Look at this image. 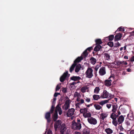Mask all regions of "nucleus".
Here are the masks:
<instances>
[{
    "instance_id": "f257e3e1",
    "label": "nucleus",
    "mask_w": 134,
    "mask_h": 134,
    "mask_svg": "<svg viewBox=\"0 0 134 134\" xmlns=\"http://www.w3.org/2000/svg\"><path fill=\"white\" fill-rule=\"evenodd\" d=\"M81 128V123H76L75 121H73L71 125V128L74 130H80Z\"/></svg>"
},
{
    "instance_id": "f03ea898",
    "label": "nucleus",
    "mask_w": 134,
    "mask_h": 134,
    "mask_svg": "<svg viewBox=\"0 0 134 134\" xmlns=\"http://www.w3.org/2000/svg\"><path fill=\"white\" fill-rule=\"evenodd\" d=\"M93 70L91 68H88L85 72L86 77L89 78H91L93 76Z\"/></svg>"
},
{
    "instance_id": "7ed1b4c3",
    "label": "nucleus",
    "mask_w": 134,
    "mask_h": 134,
    "mask_svg": "<svg viewBox=\"0 0 134 134\" xmlns=\"http://www.w3.org/2000/svg\"><path fill=\"white\" fill-rule=\"evenodd\" d=\"M51 113L49 112H46L45 114V118L47 120L48 123H50L51 121Z\"/></svg>"
},
{
    "instance_id": "20e7f679",
    "label": "nucleus",
    "mask_w": 134,
    "mask_h": 134,
    "mask_svg": "<svg viewBox=\"0 0 134 134\" xmlns=\"http://www.w3.org/2000/svg\"><path fill=\"white\" fill-rule=\"evenodd\" d=\"M87 120L88 122L92 124L95 125L97 124V120L95 118L92 117L88 118Z\"/></svg>"
},
{
    "instance_id": "39448f33",
    "label": "nucleus",
    "mask_w": 134,
    "mask_h": 134,
    "mask_svg": "<svg viewBox=\"0 0 134 134\" xmlns=\"http://www.w3.org/2000/svg\"><path fill=\"white\" fill-rule=\"evenodd\" d=\"M68 74V71L64 72L60 78V81L61 82H63L66 79Z\"/></svg>"
},
{
    "instance_id": "423d86ee",
    "label": "nucleus",
    "mask_w": 134,
    "mask_h": 134,
    "mask_svg": "<svg viewBox=\"0 0 134 134\" xmlns=\"http://www.w3.org/2000/svg\"><path fill=\"white\" fill-rule=\"evenodd\" d=\"M55 121V122L54 124V127L55 130H56L57 129L60 128L61 125L62 121L60 120H58Z\"/></svg>"
},
{
    "instance_id": "0eeeda50",
    "label": "nucleus",
    "mask_w": 134,
    "mask_h": 134,
    "mask_svg": "<svg viewBox=\"0 0 134 134\" xmlns=\"http://www.w3.org/2000/svg\"><path fill=\"white\" fill-rule=\"evenodd\" d=\"M75 109L73 108L69 109L67 114V116L68 117L72 116L74 114Z\"/></svg>"
},
{
    "instance_id": "6e6552de",
    "label": "nucleus",
    "mask_w": 134,
    "mask_h": 134,
    "mask_svg": "<svg viewBox=\"0 0 134 134\" xmlns=\"http://www.w3.org/2000/svg\"><path fill=\"white\" fill-rule=\"evenodd\" d=\"M109 96V93L106 90H104L101 95L102 98H107Z\"/></svg>"
},
{
    "instance_id": "1a4fd4ad",
    "label": "nucleus",
    "mask_w": 134,
    "mask_h": 134,
    "mask_svg": "<svg viewBox=\"0 0 134 134\" xmlns=\"http://www.w3.org/2000/svg\"><path fill=\"white\" fill-rule=\"evenodd\" d=\"M99 73L101 76L104 75L106 74L105 67H102L99 70Z\"/></svg>"
},
{
    "instance_id": "9d476101",
    "label": "nucleus",
    "mask_w": 134,
    "mask_h": 134,
    "mask_svg": "<svg viewBox=\"0 0 134 134\" xmlns=\"http://www.w3.org/2000/svg\"><path fill=\"white\" fill-rule=\"evenodd\" d=\"M124 120V118L123 116L121 115L118 118V123L119 125L121 124Z\"/></svg>"
},
{
    "instance_id": "9b49d317",
    "label": "nucleus",
    "mask_w": 134,
    "mask_h": 134,
    "mask_svg": "<svg viewBox=\"0 0 134 134\" xmlns=\"http://www.w3.org/2000/svg\"><path fill=\"white\" fill-rule=\"evenodd\" d=\"M122 34L120 33L117 34L115 36L114 38V40L115 41L119 40L122 37Z\"/></svg>"
},
{
    "instance_id": "f8f14e48",
    "label": "nucleus",
    "mask_w": 134,
    "mask_h": 134,
    "mask_svg": "<svg viewBox=\"0 0 134 134\" xmlns=\"http://www.w3.org/2000/svg\"><path fill=\"white\" fill-rule=\"evenodd\" d=\"M70 79L74 81H79L81 79V77L79 76H73L70 78Z\"/></svg>"
},
{
    "instance_id": "ddd939ff",
    "label": "nucleus",
    "mask_w": 134,
    "mask_h": 134,
    "mask_svg": "<svg viewBox=\"0 0 134 134\" xmlns=\"http://www.w3.org/2000/svg\"><path fill=\"white\" fill-rule=\"evenodd\" d=\"M83 59V57L82 56L78 57L74 61V63L77 65V63L80 62Z\"/></svg>"
},
{
    "instance_id": "4468645a",
    "label": "nucleus",
    "mask_w": 134,
    "mask_h": 134,
    "mask_svg": "<svg viewBox=\"0 0 134 134\" xmlns=\"http://www.w3.org/2000/svg\"><path fill=\"white\" fill-rule=\"evenodd\" d=\"M116 114H117L116 113H115L113 112L111 114L110 117L113 120H116L117 118L118 117V115H116Z\"/></svg>"
},
{
    "instance_id": "2eb2a0df",
    "label": "nucleus",
    "mask_w": 134,
    "mask_h": 134,
    "mask_svg": "<svg viewBox=\"0 0 134 134\" xmlns=\"http://www.w3.org/2000/svg\"><path fill=\"white\" fill-rule=\"evenodd\" d=\"M102 48V47L100 45H97L94 48V51L96 52L98 51H100Z\"/></svg>"
},
{
    "instance_id": "dca6fc26",
    "label": "nucleus",
    "mask_w": 134,
    "mask_h": 134,
    "mask_svg": "<svg viewBox=\"0 0 134 134\" xmlns=\"http://www.w3.org/2000/svg\"><path fill=\"white\" fill-rule=\"evenodd\" d=\"M108 116V114L106 113H102L100 115V119L102 120H104Z\"/></svg>"
},
{
    "instance_id": "f3484780",
    "label": "nucleus",
    "mask_w": 134,
    "mask_h": 134,
    "mask_svg": "<svg viewBox=\"0 0 134 134\" xmlns=\"http://www.w3.org/2000/svg\"><path fill=\"white\" fill-rule=\"evenodd\" d=\"M112 106L113 108L111 110L112 111L113 113H115L117 110L118 108L117 105V104H113Z\"/></svg>"
},
{
    "instance_id": "a211bd4d",
    "label": "nucleus",
    "mask_w": 134,
    "mask_h": 134,
    "mask_svg": "<svg viewBox=\"0 0 134 134\" xmlns=\"http://www.w3.org/2000/svg\"><path fill=\"white\" fill-rule=\"evenodd\" d=\"M58 118V112L57 111H55V113L54 114L53 117V119L54 121H56Z\"/></svg>"
},
{
    "instance_id": "6ab92c4d",
    "label": "nucleus",
    "mask_w": 134,
    "mask_h": 134,
    "mask_svg": "<svg viewBox=\"0 0 134 134\" xmlns=\"http://www.w3.org/2000/svg\"><path fill=\"white\" fill-rule=\"evenodd\" d=\"M111 80H106L105 81V85L107 86H110L111 85Z\"/></svg>"
},
{
    "instance_id": "aec40b11",
    "label": "nucleus",
    "mask_w": 134,
    "mask_h": 134,
    "mask_svg": "<svg viewBox=\"0 0 134 134\" xmlns=\"http://www.w3.org/2000/svg\"><path fill=\"white\" fill-rule=\"evenodd\" d=\"M76 64L73 63L71 65L69 69V71L71 73L74 70L76 66Z\"/></svg>"
},
{
    "instance_id": "412c9836",
    "label": "nucleus",
    "mask_w": 134,
    "mask_h": 134,
    "mask_svg": "<svg viewBox=\"0 0 134 134\" xmlns=\"http://www.w3.org/2000/svg\"><path fill=\"white\" fill-rule=\"evenodd\" d=\"M91 114L90 112L89 113H83V116L85 118H89L91 117Z\"/></svg>"
},
{
    "instance_id": "4be33fe9",
    "label": "nucleus",
    "mask_w": 134,
    "mask_h": 134,
    "mask_svg": "<svg viewBox=\"0 0 134 134\" xmlns=\"http://www.w3.org/2000/svg\"><path fill=\"white\" fill-rule=\"evenodd\" d=\"M90 60L91 63L93 65L97 61L96 59L93 57H91L90 59Z\"/></svg>"
},
{
    "instance_id": "5701e85b",
    "label": "nucleus",
    "mask_w": 134,
    "mask_h": 134,
    "mask_svg": "<svg viewBox=\"0 0 134 134\" xmlns=\"http://www.w3.org/2000/svg\"><path fill=\"white\" fill-rule=\"evenodd\" d=\"M105 131L107 133V134H110L113 132V131L109 128L106 129H105Z\"/></svg>"
},
{
    "instance_id": "b1692460",
    "label": "nucleus",
    "mask_w": 134,
    "mask_h": 134,
    "mask_svg": "<svg viewBox=\"0 0 134 134\" xmlns=\"http://www.w3.org/2000/svg\"><path fill=\"white\" fill-rule=\"evenodd\" d=\"M81 67V65L80 64H79L76 66L75 69V71L76 72H78L80 70Z\"/></svg>"
},
{
    "instance_id": "393cba45",
    "label": "nucleus",
    "mask_w": 134,
    "mask_h": 134,
    "mask_svg": "<svg viewBox=\"0 0 134 134\" xmlns=\"http://www.w3.org/2000/svg\"><path fill=\"white\" fill-rule=\"evenodd\" d=\"M95 41L96 43V44L97 45H100L102 43V42L100 39H97L95 40Z\"/></svg>"
},
{
    "instance_id": "a878e982",
    "label": "nucleus",
    "mask_w": 134,
    "mask_h": 134,
    "mask_svg": "<svg viewBox=\"0 0 134 134\" xmlns=\"http://www.w3.org/2000/svg\"><path fill=\"white\" fill-rule=\"evenodd\" d=\"M101 98V96L98 95L94 94L93 96V98L94 100H97Z\"/></svg>"
},
{
    "instance_id": "bb28decb",
    "label": "nucleus",
    "mask_w": 134,
    "mask_h": 134,
    "mask_svg": "<svg viewBox=\"0 0 134 134\" xmlns=\"http://www.w3.org/2000/svg\"><path fill=\"white\" fill-rule=\"evenodd\" d=\"M88 88L87 86H84L82 87L81 89V91L82 93H85L86 92V90H87Z\"/></svg>"
},
{
    "instance_id": "cd10ccee",
    "label": "nucleus",
    "mask_w": 134,
    "mask_h": 134,
    "mask_svg": "<svg viewBox=\"0 0 134 134\" xmlns=\"http://www.w3.org/2000/svg\"><path fill=\"white\" fill-rule=\"evenodd\" d=\"M105 59L107 60H109L110 59V56L108 53H105L104 54Z\"/></svg>"
},
{
    "instance_id": "c85d7f7f",
    "label": "nucleus",
    "mask_w": 134,
    "mask_h": 134,
    "mask_svg": "<svg viewBox=\"0 0 134 134\" xmlns=\"http://www.w3.org/2000/svg\"><path fill=\"white\" fill-rule=\"evenodd\" d=\"M108 100H102L99 103L100 105H103L106 103H107L108 102Z\"/></svg>"
},
{
    "instance_id": "c756f323",
    "label": "nucleus",
    "mask_w": 134,
    "mask_h": 134,
    "mask_svg": "<svg viewBox=\"0 0 134 134\" xmlns=\"http://www.w3.org/2000/svg\"><path fill=\"white\" fill-rule=\"evenodd\" d=\"M94 107L96 110H100L102 108L100 105L96 104H94Z\"/></svg>"
},
{
    "instance_id": "7c9ffc66",
    "label": "nucleus",
    "mask_w": 134,
    "mask_h": 134,
    "mask_svg": "<svg viewBox=\"0 0 134 134\" xmlns=\"http://www.w3.org/2000/svg\"><path fill=\"white\" fill-rule=\"evenodd\" d=\"M88 53L86 51V50H85L82 54V56H84L85 57H86L88 55Z\"/></svg>"
},
{
    "instance_id": "2f4dec72",
    "label": "nucleus",
    "mask_w": 134,
    "mask_h": 134,
    "mask_svg": "<svg viewBox=\"0 0 134 134\" xmlns=\"http://www.w3.org/2000/svg\"><path fill=\"white\" fill-rule=\"evenodd\" d=\"M69 107L70 106L64 104L63 106L62 107V108L63 109H64L65 110H66L68 109Z\"/></svg>"
},
{
    "instance_id": "473e14b6",
    "label": "nucleus",
    "mask_w": 134,
    "mask_h": 134,
    "mask_svg": "<svg viewBox=\"0 0 134 134\" xmlns=\"http://www.w3.org/2000/svg\"><path fill=\"white\" fill-rule=\"evenodd\" d=\"M60 130H66V127L65 125V124H63L62 125H61Z\"/></svg>"
},
{
    "instance_id": "72a5a7b5",
    "label": "nucleus",
    "mask_w": 134,
    "mask_h": 134,
    "mask_svg": "<svg viewBox=\"0 0 134 134\" xmlns=\"http://www.w3.org/2000/svg\"><path fill=\"white\" fill-rule=\"evenodd\" d=\"M100 90L99 88L98 87H96L94 89V92L96 94H98L99 93Z\"/></svg>"
},
{
    "instance_id": "f704fd0d",
    "label": "nucleus",
    "mask_w": 134,
    "mask_h": 134,
    "mask_svg": "<svg viewBox=\"0 0 134 134\" xmlns=\"http://www.w3.org/2000/svg\"><path fill=\"white\" fill-rule=\"evenodd\" d=\"M107 38H108L109 41H112L113 40L114 38V36L113 35H111L109 36Z\"/></svg>"
},
{
    "instance_id": "c9c22d12",
    "label": "nucleus",
    "mask_w": 134,
    "mask_h": 134,
    "mask_svg": "<svg viewBox=\"0 0 134 134\" xmlns=\"http://www.w3.org/2000/svg\"><path fill=\"white\" fill-rule=\"evenodd\" d=\"M83 134H89L90 133V131L86 129L84 130L83 131Z\"/></svg>"
},
{
    "instance_id": "e433bc0d",
    "label": "nucleus",
    "mask_w": 134,
    "mask_h": 134,
    "mask_svg": "<svg viewBox=\"0 0 134 134\" xmlns=\"http://www.w3.org/2000/svg\"><path fill=\"white\" fill-rule=\"evenodd\" d=\"M112 123L115 126H116L118 123L116 120H116H113Z\"/></svg>"
},
{
    "instance_id": "4c0bfd02",
    "label": "nucleus",
    "mask_w": 134,
    "mask_h": 134,
    "mask_svg": "<svg viewBox=\"0 0 134 134\" xmlns=\"http://www.w3.org/2000/svg\"><path fill=\"white\" fill-rule=\"evenodd\" d=\"M120 61H117L115 62H114L113 63V64H114L115 65H116L117 66L120 65H121V64H120Z\"/></svg>"
},
{
    "instance_id": "58836bf2",
    "label": "nucleus",
    "mask_w": 134,
    "mask_h": 134,
    "mask_svg": "<svg viewBox=\"0 0 134 134\" xmlns=\"http://www.w3.org/2000/svg\"><path fill=\"white\" fill-rule=\"evenodd\" d=\"M54 106H54L53 105H52L51 109L50 110V111L49 112H50V113L52 114L53 113L55 108Z\"/></svg>"
},
{
    "instance_id": "ea45409f",
    "label": "nucleus",
    "mask_w": 134,
    "mask_h": 134,
    "mask_svg": "<svg viewBox=\"0 0 134 134\" xmlns=\"http://www.w3.org/2000/svg\"><path fill=\"white\" fill-rule=\"evenodd\" d=\"M62 109L61 108V107L59 106V105L58 104V105L56 107V109H55V111H57V112H58V111L59 110H60Z\"/></svg>"
},
{
    "instance_id": "a19ab883",
    "label": "nucleus",
    "mask_w": 134,
    "mask_h": 134,
    "mask_svg": "<svg viewBox=\"0 0 134 134\" xmlns=\"http://www.w3.org/2000/svg\"><path fill=\"white\" fill-rule=\"evenodd\" d=\"M118 30L119 31H124V29L123 28H122L121 26L119 27L118 29L116 31V32Z\"/></svg>"
},
{
    "instance_id": "79ce46f5",
    "label": "nucleus",
    "mask_w": 134,
    "mask_h": 134,
    "mask_svg": "<svg viewBox=\"0 0 134 134\" xmlns=\"http://www.w3.org/2000/svg\"><path fill=\"white\" fill-rule=\"evenodd\" d=\"M93 46L87 48L86 50V51H88L89 52H90L92 50H93Z\"/></svg>"
},
{
    "instance_id": "37998d69",
    "label": "nucleus",
    "mask_w": 134,
    "mask_h": 134,
    "mask_svg": "<svg viewBox=\"0 0 134 134\" xmlns=\"http://www.w3.org/2000/svg\"><path fill=\"white\" fill-rule=\"evenodd\" d=\"M107 44L110 47H112L113 46L114 44L113 42H109Z\"/></svg>"
},
{
    "instance_id": "c03bdc74",
    "label": "nucleus",
    "mask_w": 134,
    "mask_h": 134,
    "mask_svg": "<svg viewBox=\"0 0 134 134\" xmlns=\"http://www.w3.org/2000/svg\"><path fill=\"white\" fill-rule=\"evenodd\" d=\"M70 100L69 99L66 100L64 104L70 106Z\"/></svg>"
},
{
    "instance_id": "a18cd8bd",
    "label": "nucleus",
    "mask_w": 134,
    "mask_h": 134,
    "mask_svg": "<svg viewBox=\"0 0 134 134\" xmlns=\"http://www.w3.org/2000/svg\"><path fill=\"white\" fill-rule=\"evenodd\" d=\"M67 88H62V91L63 93H66L67 92Z\"/></svg>"
},
{
    "instance_id": "49530a36",
    "label": "nucleus",
    "mask_w": 134,
    "mask_h": 134,
    "mask_svg": "<svg viewBox=\"0 0 134 134\" xmlns=\"http://www.w3.org/2000/svg\"><path fill=\"white\" fill-rule=\"evenodd\" d=\"M60 88V86L59 85H57L55 89V91H58Z\"/></svg>"
},
{
    "instance_id": "de8ad7c7",
    "label": "nucleus",
    "mask_w": 134,
    "mask_h": 134,
    "mask_svg": "<svg viewBox=\"0 0 134 134\" xmlns=\"http://www.w3.org/2000/svg\"><path fill=\"white\" fill-rule=\"evenodd\" d=\"M115 46H114V47H117L119 46H121L120 44L118 42H117V43H115L114 44Z\"/></svg>"
},
{
    "instance_id": "09e8293b",
    "label": "nucleus",
    "mask_w": 134,
    "mask_h": 134,
    "mask_svg": "<svg viewBox=\"0 0 134 134\" xmlns=\"http://www.w3.org/2000/svg\"><path fill=\"white\" fill-rule=\"evenodd\" d=\"M99 65H97L95 68L94 69L96 71H97L98 68L99 67Z\"/></svg>"
},
{
    "instance_id": "8fccbe9b",
    "label": "nucleus",
    "mask_w": 134,
    "mask_h": 134,
    "mask_svg": "<svg viewBox=\"0 0 134 134\" xmlns=\"http://www.w3.org/2000/svg\"><path fill=\"white\" fill-rule=\"evenodd\" d=\"M119 127L120 130L121 131L122 130H123L124 129L123 128L122 126V124H121V125H119Z\"/></svg>"
},
{
    "instance_id": "3c124183",
    "label": "nucleus",
    "mask_w": 134,
    "mask_h": 134,
    "mask_svg": "<svg viewBox=\"0 0 134 134\" xmlns=\"http://www.w3.org/2000/svg\"><path fill=\"white\" fill-rule=\"evenodd\" d=\"M111 106V105L110 104H107V107L108 108H110Z\"/></svg>"
},
{
    "instance_id": "603ef678",
    "label": "nucleus",
    "mask_w": 134,
    "mask_h": 134,
    "mask_svg": "<svg viewBox=\"0 0 134 134\" xmlns=\"http://www.w3.org/2000/svg\"><path fill=\"white\" fill-rule=\"evenodd\" d=\"M47 134H52V132L51 130H49L47 132Z\"/></svg>"
},
{
    "instance_id": "864d4df0",
    "label": "nucleus",
    "mask_w": 134,
    "mask_h": 134,
    "mask_svg": "<svg viewBox=\"0 0 134 134\" xmlns=\"http://www.w3.org/2000/svg\"><path fill=\"white\" fill-rule=\"evenodd\" d=\"M90 98H87L86 99V101L87 102H89L90 101Z\"/></svg>"
},
{
    "instance_id": "5fc2aeb1",
    "label": "nucleus",
    "mask_w": 134,
    "mask_h": 134,
    "mask_svg": "<svg viewBox=\"0 0 134 134\" xmlns=\"http://www.w3.org/2000/svg\"><path fill=\"white\" fill-rule=\"evenodd\" d=\"M84 111V112L86 113L87 111L88 108H87L83 109Z\"/></svg>"
},
{
    "instance_id": "6e6d98bb",
    "label": "nucleus",
    "mask_w": 134,
    "mask_h": 134,
    "mask_svg": "<svg viewBox=\"0 0 134 134\" xmlns=\"http://www.w3.org/2000/svg\"><path fill=\"white\" fill-rule=\"evenodd\" d=\"M65 130H60V132L61 134H64V132Z\"/></svg>"
},
{
    "instance_id": "4d7b16f0",
    "label": "nucleus",
    "mask_w": 134,
    "mask_h": 134,
    "mask_svg": "<svg viewBox=\"0 0 134 134\" xmlns=\"http://www.w3.org/2000/svg\"><path fill=\"white\" fill-rule=\"evenodd\" d=\"M130 61L132 62L134 61V55L130 59Z\"/></svg>"
},
{
    "instance_id": "13d9d810",
    "label": "nucleus",
    "mask_w": 134,
    "mask_h": 134,
    "mask_svg": "<svg viewBox=\"0 0 134 134\" xmlns=\"http://www.w3.org/2000/svg\"><path fill=\"white\" fill-rule=\"evenodd\" d=\"M93 104V103H92V104H88V105H87L86 104H85V105L87 106V107H90V106H92V105Z\"/></svg>"
},
{
    "instance_id": "bf43d9fd",
    "label": "nucleus",
    "mask_w": 134,
    "mask_h": 134,
    "mask_svg": "<svg viewBox=\"0 0 134 134\" xmlns=\"http://www.w3.org/2000/svg\"><path fill=\"white\" fill-rule=\"evenodd\" d=\"M59 112V115H61L62 113V109L58 111Z\"/></svg>"
},
{
    "instance_id": "052dcab7",
    "label": "nucleus",
    "mask_w": 134,
    "mask_h": 134,
    "mask_svg": "<svg viewBox=\"0 0 134 134\" xmlns=\"http://www.w3.org/2000/svg\"><path fill=\"white\" fill-rule=\"evenodd\" d=\"M80 112L81 113H83V112H84L83 109L82 108L80 109Z\"/></svg>"
},
{
    "instance_id": "680f3d73",
    "label": "nucleus",
    "mask_w": 134,
    "mask_h": 134,
    "mask_svg": "<svg viewBox=\"0 0 134 134\" xmlns=\"http://www.w3.org/2000/svg\"><path fill=\"white\" fill-rule=\"evenodd\" d=\"M76 122V123H81V120H80V119H77V122Z\"/></svg>"
},
{
    "instance_id": "e2e57ef3",
    "label": "nucleus",
    "mask_w": 134,
    "mask_h": 134,
    "mask_svg": "<svg viewBox=\"0 0 134 134\" xmlns=\"http://www.w3.org/2000/svg\"><path fill=\"white\" fill-rule=\"evenodd\" d=\"M130 134H134V130H132L130 132Z\"/></svg>"
},
{
    "instance_id": "0e129e2a",
    "label": "nucleus",
    "mask_w": 134,
    "mask_h": 134,
    "mask_svg": "<svg viewBox=\"0 0 134 134\" xmlns=\"http://www.w3.org/2000/svg\"><path fill=\"white\" fill-rule=\"evenodd\" d=\"M126 70L128 72H131V69L129 68L127 69H126Z\"/></svg>"
},
{
    "instance_id": "69168bd1",
    "label": "nucleus",
    "mask_w": 134,
    "mask_h": 134,
    "mask_svg": "<svg viewBox=\"0 0 134 134\" xmlns=\"http://www.w3.org/2000/svg\"><path fill=\"white\" fill-rule=\"evenodd\" d=\"M80 104L83 103H84V100L83 99H81L80 100Z\"/></svg>"
},
{
    "instance_id": "338daca9",
    "label": "nucleus",
    "mask_w": 134,
    "mask_h": 134,
    "mask_svg": "<svg viewBox=\"0 0 134 134\" xmlns=\"http://www.w3.org/2000/svg\"><path fill=\"white\" fill-rule=\"evenodd\" d=\"M77 83L76 82H72V83H71V84L72 85H75Z\"/></svg>"
},
{
    "instance_id": "774afa93",
    "label": "nucleus",
    "mask_w": 134,
    "mask_h": 134,
    "mask_svg": "<svg viewBox=\"0 0 134 134\" xmlns=\"http://www.w3.org/2000/svg\"><path fill=\"white\" fill-rule=\"evenodd\" d=\"M55 101H54V100H53V101L52 102V105H53L54 106H55Z\"/></svg>"
}]
</instances>
